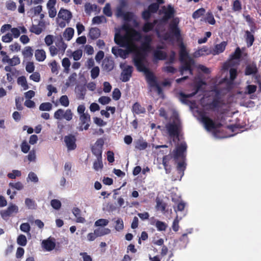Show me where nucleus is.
Instances as JSON below:
<instances>
[{
  "label": "nucleus",
  "mask_w": 261,
  "mask_h": 261,
  "mask_svg": "<svg viewBox=\"0 0 261 261\" xmlns=\"http://www.w3.org/2000/svg\"><path fill=\"white\" fill-rule=\"evenodd\" d=\"M175 13V10L171 5H169L167 6V9L164 12V15L171 19L174 16Z\"/></svg>",
  "instance_id": "obj_39"
},
{
  "label": "nucleus",
  "mask_w": 261,
  "mask_h": 261,
  "mask_svg": "<svg viewBox=\"0 0 261 261\" xmlns=\"http://www.w3.org/2000/svg\"><path fill=\"white\" fill-rule=\"evenodd\" d=\"M200 116L201 121L204 124L206 129L211 130L215 129V123L211 118L205 116L204 114H201Z\"/></svg>",
  "instance_id": "obj_14"
},
{
  "label": "nucleus",
  "mask_w": 261,
  "mask_h": 261,
  "mask_svg": "<svg viewBox=\"0 0 261 261\" xmlns=\"http://www.w3.org/2000/svg\"><path fill=\"white\" fill-rule=\"evenodd\" d=\"M129 40L127 35H121L120 34H116L114 37L115 42L121 47H124Z\"/></svg>",
  "instance_id": "obj_15"
},
{
  "label": "nucleus",
  "mask_w": 261,
  "mask_h": 261,
  "mask_svg": "<svg viewBox=\"0 0 261 261\" xmlns=\"http://www.w3.org/2000/svg\"><path fill=\"white\" fill-rule=\"evenodd\" d=\"M30 32L36 35H39L42 33V29L37 25L33 24L30 28Z\"/></svg>",
  "instance_id": "obj_57"
},
{
  "label": "nucleus",
  "mask_w": 261,
  "mask_h": 261,
  "mask_svg": "<svg viewBox=\"0 0 261 261\" xmlns=\"http://www.w3.org/2000/svg\"><path fill=\"white\" fill-rule=\"evenodd\" d=\"M17 244L21 246H25L27 243V239L24 234H20L17 239Z\"/></svg>",
  "instance_id": "obj_43"
},
{
  "label": "nucleus",
  "mask_w": 261,
  "mask_h": 261,
  "mask_svg": "<svg viewBox=\"0 0 261 261\" xmlns=\"http://www.w3.org/2000/svg\"><path fill=\"white\" fill-rule=\"evenodd\" d=\"M56 46L57 47L59 51L63 54L67 47V45L64 42L62 37H60L56 42Z\"/></svg>",
  "instance_id": "obj_24"
},
{
  "label": "nucleus",
  "mask_w": 261,
  "mask_h": 261,
  "mask_svg": "<svg viewBox=\"0 0 261 261\" xmlns=\"http://www.w3.org/2000/svg\"><path fill=\"white\" fill-rule=\"evenodd\" d=\"M64 140L68 150H73L76 148V139L74 135L69 134L65 136Z\"/></svg>",
  "instance_id": "obj_10"
},
{
  "label": "nucleus",
  "mask_w": 261,
  "mask_h": 261,
  "mask_svg": "<svg viewBox=\"0 0 261 261\" xmlns=\"http://www.w3.org/2000/svg\"><path fill=\"white\" fill-rule=\"evenodd\" d=\"M61 105L64 107H67L69 105V101L67 95H62L60 98Z\"/></svg>",
  "instance_id": "obj_58"
},
{
  "label": "nucleus",
  "mask_w": 261,
  "mask_h": 261,
  "mask_svg": "<svg viewBox=\"0 0 261 261\" xmlns=\"http://www.w3.org/2000/svg\"><path fill=\"white\" fill-rule=\"evenodd\" d=\"M58 17L68 22L72 18V14L68 10L61 9L58 13Z\"/></svg>",
  "instance_id": "obj_18"
},
{
  "label": "nucleus",
  "mask_w": 261,
  "mask_h": 261,
  "mask_svg": "<svg viewBox=\"0 0 261 261\" xmlns=\"http://www.w3.org/2000/svg\"><path fill=\"white\" fill-rule=\"evenodd\" d=\"M230 80V81L227 85V88L230 89L232 88L233 82L237 75V70L235 68H231L229 70Z\"/></svg>",
  "instance_id": "obj_28"
},
{
  "label": "nucleus",
  "mask_w": 261,
  "mask_h": 261,
  "mask_svg": "<svg viewBox=\"0 0 261 261\" xmlns=\"http://www.w3.org/2000/svg\"><path fill=\"white\" fill-rule=\"evenodd\" d=\"M17 83L18 85H21L24 90L29 89V86L25 76H21L19 77L17 79Z\"/></svg>",
  "instance_id": "obj_40"
},
{
  "label": "nucleus",
  "mask_w": 261,
  "mask_h": 261,
  "mask_svg": "<svg viewBox=\"0 0 261 261\" xmlns=\"http://www.w3.org/2000/svg\"><path fill=\"white\" fill-rule=\"evenodd\" d=\"M107 19L106 17L103 16H95L92 19V23L94 24H100L102 22H106Z\"/></svg>",
  "instance_id": "obj_46"
},
{
  "label": "nucleus",
  "mask_w": 261,
  "mask_h": 261,
  "mask_svg": "<svg viewBox=\"0 0 261 261\" xmlns=\"http://www.w3.org/2000/svg\"><path fill=\"white\" fill-rule=\"evenodd\" d=\"M205 10L203 8H201L193 12L192 17L194 19H197L204 15Z\"/></svg>",
  "instance_id": "obj_45"
},
{
  "label": "nucleus",
  "mask_w": 261,
  "mask_h": 261,
  "mask_svg": "<svg viewBox=\"0 0 261 261\" xmlns=\"http://www.w3.org/2000/svg\"><path fill=\"white\" fill-rule=\"evenodd\" d=\"M179 20L177 18L173 19L169 25L170 33L172 34L177 39L180 37V30L178 27Z\"/></svg>",
  "instance_id": "obj_7"
},
{
  "label": "nucleus",
  "mask_w": 261,
  "mask_h": 261,
  "mask_svg": "<svg viewBox=\"0 0 261 261\" xmlns=\"http://www.w3.org/2000/svg\"><path fill=\"white\" fill-rule=\"evenodd\" d=\"M108 223L109 221L107 219H100L95 221L94 225L96 227H103L107 226L108 224Z\"/></svg>",
  "instance_id": "obj_52"
},
{
  "label": "nucleus",
  "mask_w": 261,
  "mask_h": 261,
  "mask_svg": "<svg viewBox=\"0 0 261 261\" xmlns=\"http://www.w3.org/2000/svg\"><path fill=\"white\" fill-rule=\"evenodd\" d=\"M94 232L97 237H101L109 234L111 232V230L108 228H98L94 230Z\"/></svg>",
  "instance_id": "obj_35"
},
{
  "label": "nucleus",
  "mask_w": 261,
  "mask_h": 261,
  "mask_svg": "<svg viewBox=\"0 0 261 261\" xmlns=\"http://www.w3.org/2000/svg\"><path fill=\"white\" fill-rule=\"evenodd\" d=\"M74 30L72 28H67L63 33V37L67 41L70 40L73 36Z\"/></svg>",
  "instance_id": "obj_34"
},
{
  "label": "nucleus",
  "mask_w": 261,
  "mask_h": 261,
  "mask_svg": "<svg viewBox=\"0 0 261 261\" xmlns=\"http://www.w3.org/2000/svg\"><path fill=\"white\" fill-rule=\"evenodd\" d=\"M186 164L184 161L178 163L176 169L178 173L180 175V177L178 178V180H180L182 177L184 176V171L186 170Z\"/></svg>",
  "instance_id": "obj_33"
},
{
  "label": "nucleus",
  "mask_w": 261,
  "mask_h": 261,
  "mask_svg": "<svg viewBox=\"0 0 261 261\" xmlns=\"http://www.w3.org/2000/svg\"><path fill=\"white\" fill-rule=\"evenodd\" d=\"M245 33L244 37L247 44V46L248 47H251L253 45L254 41L255 39L254 35L248 30L246 31Z\"/></svg>",
  "instance_id": "obj_22"
},
{
  "label": "nucleus",
  "mask_w": 261,
  "mask_h": 261,
  "mask_svg": "<svg viewBox=\"0 0 261 261\" xmlns=\"http://www.w3.org/2000/svg\"><path fill=\"white\" fill-rule=\"evenodd\" d=\"M98 101L101 105H105L109 103L111 101V99L108 96H102L99 98Z\"/></svg>",
  "instance_id": "obj_59"
},
{
  "label": "nucleus",
  "mask_w": 261,
  "mask_h": 261,
  "mask_svg": "<svg viewBox=\"0 0 261 261\" xmlns=\"http://www.w3.org/2000/svg\"><path fill=\"white\" fill-rule=\"evenodd\" d=\"M101 67L106 72L112 71L114 67V62L111 57H106L102 62Z\"/></svg>",
  "instance_id": "obj_13"
},
{
  "label": "nucleus",
  "mask_w": 261,
  "mask_h": 261,
  "mask_svg": "<svg viewBox=\"0 0 261 261\" xmlns=\"http://www.w3.org/2000/svg\"><path fill=\"white\" fill-rule=\"evenodd\" d=\"M257 71L258 69L255 64L248 65L246 67L245 74L250 75L253 74H256Z\"/></svg>",
  "instance_id": "obj_26"
},
{
  "label": "nucleus",
  "mask_w": 261,
  "mask_h": 261,
  "mask_svg": "<svg viewBox=\"0 0 261 261\" xmlns=\"http://www.w3.org/2000/svg\"><path fill=\"white\" fill-rule=\"evenodd\" d=\"M23 58L26 59H30L33 55V49L30 46H25L22 51Z\"/></svg>",
  "instance_id": "obj_27"
},
{
  "label": "nucleus",
  "mask_w": 261,
  "mask_h": 261,
  "mask_svg": "<svg viewBox=\"0 0 261 261\" xmlns=\"http://www.w3.org/2000/svg\"><path fill=\"white\" fill-rule=\"evenodd\" d=\"M216 94L213 98L212 101L208 104L210 109L214 110L216 108L220 107L221 103V98L220 97V92L218 90L216 91Z\"/></svg>",
  "instance_id": "obj_16"
},
{
  "label": "nucleus",
  "mask_w": 261,
  "mask_h": 261,
  "mask_svg": "<svg viewBox=\"0 0 261 261\" xmlns=\"http://www.w3.org/2000/svg\"><path fill=\"white\" fill-rule=\"evenodd\" d=\"M73 115L71 110L69 109H67L66 111L59 109L55 112L54 116L55 119L58 120L64 119L69 121L72 119Z\"/></svg>",
  "instance_id": "obj_3"
},
{
  "label": "nucleus",
  "mask_w": 261,
  "mask_h": 261,
  "mask_svg": "<svg viewBox=\"0 0 261 261\" xmlns=\"http://www.w3.org/2000/svg\"><path fill=\"white\" fill-rule=\"evenodd\" d=\"M204 84H205V83L202 81L198 83L195 87L194 91L190 94H186L182 92H180L179 93L180 100L184 103H187L188 101L187 98H191L195 96L200 90L202 85Z\"/></svg>",
  "instance_id": "obj_4"
},
{
  "label": "nucleus",
  "mask_w": 261,
  "mask_h": 261,
  "mask_svg": "<svg viewBox=\"0 0 261 261\" xmlns=\"http://www.w3.org/2000/svg\"><path fill=\"white\" fill-rule=\"evenodd\" d=\"M94 8L96 9L97 6L91 5L90 3H86L85 5V11L86 13H90L93 10Z\"/></svg>",
  "instance_id": "obj_62"
},
{
  "label": "nucleus",
  "mask_w": 261,
  "mask_h": 261,
  "mask_svg": "<svg viewBox=\"0 0 261 261\" xmlns=\"http://www.w3.org/2000/svg\"><path fill=\"white\" fill-rule=\"evenodd\" d=\"M100 35V30L97 28H93L90 30L89 36L93 40L97 39Z\"/></svg>",
  "instance_id": "obj_31"
},
{
  "label": "nucleus",
  "mask_w": 261,
  "mask_h": 261,
  "mask_svg": "<svg viewBox=\"0 0 261 261\" xmlns=\"http://www.w3.org/2000/svg\"><path fill=\"white\" fill-rule=\"evenodd\" d=\"M226 45L227 42L225 41H223L220 44H216L214 49V54H219L223 52L225 49Z\"/></svg>",
  "instance_id": "obj_32"
},
{
  "label": "nucleus",
  "mask_w": 261,
  "mask_h": 261,
  "mask_svg": "<svg viewBox=\"0 0 261 261\" xmlns=\"http://www.w3.org/2000/svg\"><path fill=\"white\" fill-rule=\"evenodd\" d=\"M187 146L185 142L181 143L179 145L177 146L173 151L172 156L175 160H177L179 158L184 159L185 158L184 154L187 150Z\"/></svg>",
  "instance_id": "obj_5"
},
{
  "label": "nucleus",
  "mask_w": 261,
  "mask_h": 261,
  "mask_svg": "<svg viewBox=\"0 0 261 261\" xmlns=\"http://www.w3.org/2000/svg\"><path fill=\"white\" fill-rule=\"evenodd\" d=\"M9 186L12 188L15 189L17 190H21L23 188V184L20 181L15 183L10 182Z\"/></svg>",
  "instance_id": "obj_56"
},
{
  "label": "nucleus",
  "mask_w": 261,
  "mask_h": 261,
  "mask_svg": "<svg viewBox=\"0 0 261 261\" xmlns=\"http://www.w3.org/2000/svg\"><path fill=\"white\" fill-rule=\"evenodd\" d=\"M7 62H8L10 66H13L19 64L20 63V59L17 56H14L12 59H9V58L7 59Z\"/></svg>",
  "instance_id": "obj_44"
},
{
  "label": "nucleus",
  "mask_w": 261,
  "mask_h": 261,
  "mask_svg": "<svg viewBox=\"0 0 261 261\" xmlns=\"http://www.w3.org/2000/svg\"><path fill=\"white\" fill-rule=\"evenodd\" d=\"M180 62L181 63V66L179 68L180 74L182 75L185 71H188L191 75H193L192 65L194 64V61L192 59H190L189 60H185Z\"/></svg>",
  "instance_id": "obj_11"
},
{
  "label": "nucleus",
  "mask_w": 261,
  "mask_h": 261,
  "mask_svg": "<svg viewBox=\"0 0 261 261\" xmlns=\"http://www.w3.org/2000/svg\"><path fill=\"white\" fill-rule=\"evenodd\" d=\"M35 57L37 61L38 62H42L46 59V53L44 50L42 49H36L35 51Z\"/></svg>",
  "instance_id": "obj_23"
},
{
  "label": "nucleus",
  "mask_w": 261,
  "mask_h": 261,
  "mask_svg": "<svg viewBox=\"0 0 261 261\" xmlns=\"http://www.w3.org/2000/svg\"><path fill=\"white\" fill-rule=\"evenodd\" d=\"M181 127V122L178 119L174 120L172 123H168L166 125V128L169 136L171 138H176L178 139H179Z\"/></svg>",
  "instance_id": "obj_2"
},
{
  "label": "nucleus",
  "mask_w": 261,
  "mask_h": 261,
  "mask_svg": "<svg viewBox=\"0 0 261 261\" xmlns=\"http://www.w3.org/2000/svg\"><path fill=\"white\" fill-rule=\"evenodd\" d=\"M134 143L135 149L139 150H144L148 146V143L144 140L142 138L136 140Z\"/></svg>",
  "instance_id": "obj_20"
},
{
  "label": "nucleus",
  "mask_w": 261,
  "mask_h": 261,
  "mask_svg": "<svg viewBox=\"0 0 261 261\" xmlns=\"http://www.w3.org/2000/svg\"><path fill=\"white\" fill-rule=\"evenodd\" d=\"M246 21L248 22L249 25L252 28L255 27V23L254 19L251 17L249 15H243Z\"/></svg>",
  "instance_id": "obj_63"
},
{
  "label": "nucleus",
  "mask_w": 261,
  "mask_h": 261,
  "mask_svg": "<svg viewBox=\"0 0 261 261\" xmlns=\"http://www.w3.org/2000/svg\"><path fill=\"white\" fill-rule=\"evenodd\" d=\"M241 55H242L241 50L240 47H238L236 49L234 52L231 55L230 58L231 59L238 60L241 58Z\"/></svg>",
  "instance_id": "obj_49"
},
{
  "label": "nucleus",
  "mask_w": 261,
  "mask_h": 261,
  "mask_svg": "<svg viewBox=\"0 0 261 261\" xmlns=\"http://www.w3.org/2000/svg\"><path fill=\"white\" fill-rule=\"evenodd\" d=\"M115 223V228L117 231H121L124 228L123 221L122 219L118 218Z\"/></svg>",
  "instance_id": "obj_47"
},
{
  "label": "nucleus",
  "mask_w": 261,
  "mask_h": 261,
  "mask_svg": "<svg viewBox=\"0 0 261 261\" xmlns=\"http://www.w3.org/2000/svg\"><path fill=\"white\" fill-rule=\"evenodd\" d=\"M204 21L212 25H214L216 23V20L211 11H208L206 13L204 18Z\"/></svg>",
  "instance_id": "obj_36"
},
{
  "label": "nucleus",
  "mask_w": 261,
  "mask_h": 261,
  "mask_svg": "<svg viewBox=\"0 0 261 261\" xmlns=\"http://www.w3.org/2000/svg\"><path fill=\"white\" fill-rule=\"evenodd\" d=\"M51 206L55 210H59L61 207V202L59 200L53 199L50 201Z\"/></svg>",
  "instance_id": "obj_54"
},
{
  "label": "nucleus",
  "mask_w": 261,
  "mask_h": 261,
  "mask_svg": "<svg viewBox=\"0 0 261 261\" xmlns=\"http://www.w3.org/2000/svg\"><path fill=\"white\" fill-rule=\"evenodd\" d=\"M42 247L44 249L48 251H50L55 249L56 247V243L55 239H50L48 238L46 240H43L42 243Z\"/></svg>",
  "instance_id": "obj_17"
},
{
  "label": "nucleus",
  "mask_w": 261,
  "mask_h": 261,
  "mask_svg": "<svg viewBox=\"0 0 261 261\" xmlns=\"http://www.w3.org/2000/svg\"><path fill=\"white\" fill-rule=\"evenodd\" d=\"M145 55L143 53H137L133 58L134 65L139 71L144 73L146 81L149 86L151 88H155L158 94L160 95L163 93L162 88L159 85L154 73L145 66Z\"/></svg>",
  "instance_id": "obj_1"
},
{
  "label": "nucleus",
  "mask_w": 261,
  "mask_h": 261,
  "mask_svg": "<svg viewBox=\"0 0 261 261\" xmlns=\"http://www.w3.org/2000/svg\"><path fill=\"white\" fill-rule=\"evenodd\" d=\"M21 175L20 171L13 170L11 173H9L7 176L10 179H15L16 177H19Z\"/></svg>",
  "instance_id": "obj_53"
},
{
  "label": "nucleus",
  "mask_w": 261,
  "mask_h": 261,
  "mask_svg": "<svg viewBox=\"0 0 261 261\" xmlns=\"http://www.w3.org/2000/svg\"><path fill=\"white\" fill-rule=\"evenodd\" d=\"M97 160L93 163V168L96 171H98L103 168V164L102 162V157H96Z\"/></svg>",
  "instance_id": "obj_37"
},
{
  "label": "nucleus",
  "mask_w": 261,
  "mask_h": 261,
  "mask_svg": "<svg viewBox=\"0 0 261 261\" xmlns=\"http://www.w3.org/2000/svg\"><path fill=\"white\" fill-rule=\"evenodd\" d=\"M104 142L101 139H98L91 148L92 153L96 157H102V147Z\"/></svg>",
  "instance_id": "obj_8"
},
{
  "label": "nucleus",
  "mask_w": 261,
  "mask_h": 261,
  "mask_svg": "<svg viewBox=\"0 0 261 261\" xmlns=\"http://www.w3.org/2000/svg\"><path fill=\"white\" fill-rule=\"evenodd\" d=\"M153 28V25L152 23L150 22L147 21L144 24L142 27V31L145 33H148L152 31Z\"/></svg>",
  "instance_id": "obj_48"
},
{
  "label": "nucleus",
  "mask_w": 261,
  "mask_h": 261,
  "mask_svg": "<svg viewBox=\"0 0 261 261\" xmlns=\"http://www.w3.org/2000/svg\"><path fill=\"white\" fill-rule=\"evenodd\" d=\"M80 130H87L90 126V115L88 113L83 114L80 116Z\"/></svg>",
  "instance_id": "obj_9"
},
{
  "label": "nucleus",
  "mask_w": 261,
  "mask_h": 261,
  "mask_svg": "<svg viewBox=\"0 0 261 261\" xmlns=\"http://www.w3.org/2000/svg\"><path fill=\"white\" fill-rule=\"evenodd\" d=\"M159 7L158 4L154 3L149 5L147 9L151 13H155L158 11Z\"/></svg>",
  "instance_id": "obj_51"
},
{
  "label": "nucleus",
  "mask_w": 261,
  "mask_h": 261,
  "mask_svg": "<svg viewBox=\"0 0 261 261\" xmlns=\"http://www.w3.org/2000/svg\"><path fill=\"white\" fill-rule=\"evenodd\" d=\"M121 92L118 88H115L112 93V97L115 100H119L121 97Z\"/></svg>",
  "instance_id": "obj_60"
},
{
  "label": "nucleus",
  "mask_w": 261,
  "mask_h": 261,
  "mask_svg": "<svg viewBox=\"0 0 261 261\" xmlns=\"http://www.w3.org/2000/svg\"><path fill=\"white\" fill-rule=\"evenodd\" d=\"M232 9L234 11H239L242 9V5L239 0H236L233 2Z\"/></svg>",
  "instance_id": "obj_64"
},
{
  "label": "nucleus",
  "mask_w": 261,
  "mask_h": 261,
  "mask_svg": "<svg viewBox=\"0 0 261 261\" xmlns=\"http://www.w3.org/2000/svg\"><path fill=\"white\" fill-rule=\"evenodd\" d=\"M18 212V206L14 204H11L6 210L1 211L0 214L2 217L3 219H6L11 216L13 213L16 214Z\"/></svg>",
  "instance_id": "obj_12"
},
{
  "label": "nucleus",
  "mask_w": 261,
  "mask_h": 261,
  "mask_svg": "<svg viewBox=\"0 0 261 261\" xmlns=\"http://www.w3.org/2000/svg\"><path fill=\"white\" fill-rule=\"evenodd\" d=\"M127 36L128 37L129 41L130 40L132 41H139L142 38L141 34L134 29H132L129 33L127 35Z\"/></svg>",
  "instance_id": "obj_21"
},
{
  "label": "nucleus",
  "mask_w": 261,
  "mask_h": 261,
  "mask_svg": "<svg viewBox=\"0 0 261 261\" xmlns=\"http://www.w3.org/2000/svg\"><path fill=\"white\" fill-rule=\"evenodd\" d=\"M99 74V68L98 66L94 67L91 70V77L92 79H95L98 76Z\"/></svg>",
  "instance_id": "obj_55"
},
{
  "label": "nucleus",
  "mask_w": 261,
  "mask_h": 261,
  "mask_svg": "<svg viewBox=\"0 0 261 261\" xmlns=\"http://www.w3.org/2000/svg\"><path fill=\"white\" fill-rule=\"evenodd\" d=\"M25 204L29 209L35 210L36 208L37 204L35 201L32 199L27 198L25 199Z\"/></svg>",
  "instance_id": "obj_38"
},
{
  "label": "nucleus",
  "mask_w": 261,
  "mask_h": 261,
  "mask_svg": "<svg viewBox=\"0 0 261 261\" xmlns=\"http://www.w3.org/2000/svg\"><path fill=\"white\" fill-rule=\"evenodd\" d=\"M166 206L167 204L162 201L159 200L156 201V208L158 210L162 212H165Z\"/></svg>",
  "instance_id": "obj_61"
},
{
  "label": "nucleus",
  "mask_w": 261,
  "mask_h": 261,
  "mask_svg": "<svg viewBox=\"0 0 261 261\" xmlns=\"http://www.w3.org/2000/svg\"><path fill=\"white\" fill-rule=\"evenodd\" d=\"M120 68L122 69L120 80L123 82H128L132 76L133 67L130 65H126L125 67L123 68L122 65H120Z\"/></svg>",
  "instance_id": "obj_6"
},
{
  "label": "nucleus",
  "mask_w": 261,
  "mask_h": 261,
  "mask_svg": "<svg viewBox=\"0 0 261 261\" xmlns=\"http://www.w3.org/2000/svg\"><path fill=\"white\" fill-rule=\"evenodd\" d=\"M153 57L156 60H164L166 59L167 55L165 51L156 50L153 52Z\"/></svg>",
  "instance_id": "obj_30"
},
{
  "label": "nucleus",
  "mask_w": 261,
  "mask_h": 261,
  "mask_svg": "<svg viewBox=\"0 0 261 261\" xmlns=\"http://www.w3.org/2000/svg\"><path fill=\"white\" fill-rule=\"evenodd\" d=\"M179 56L180 62L187 60V58L189 57V54L186 50V47L182 42L179 45Z\"/></svg>",
  "instance_id": "obj_19"
},
{
  "label": "nucleus",
  "mask_w": 261,
  "mask_h": 261,
  "mask_svg": "<svg viewBox=\"0 0 261 261\" xmlns=\"http://www.w3.org/2000/svg\"><path fill=\"white\" fill-rule=\"evenodd\" d=\"M72 212L74 216L76 218V222L83 223L85 222V219L81 216V211L80 208L78 207H74Z\"/></svg>",
  "instance_id": "obj_25"
},
{
  "label": "nucleus",
  "mask_w": 261,
  "mask_h": 261,
  "mask_svg": "<svg viewBox=\"0 0 261 261\" xmlns=\"http://www.w3.org/2000/svg\"><path fill=\"white\" fill-rule=\"evenodd\" d=\"M209 52L208 47L206 46H204L195 53V57H200L204 55V53L208 55Z\"/></svg>",
  "instance_id": "obj_42"
},
{
  "label": "nucleus",
  "mask_w": 261,
  "mask_h": 261,
  "mask_svg": "<svg viewBox=\"0 0 261 261\" xmlns=\"http://www.w3.org/2000/svg\"><path fill=\"white\" fill-rule=\"evenodd\" d=\"M155 226L159 231H165L168 226L166 223L156 220L155 222Z\"/></svg>",
  "instance_id": "obj_41"
},
{
  "label": "nucleus",
  "mask_w": 261,
  "mask_h": 261,
  "mask_svg": "<svg viewBox=\"0 0 261 261\" xmlns=\"http://www.w3.org/2000/svg\"><path fill=\"white\" fill-rule=\"evenodd\" d=\"M132 111L134 113L138 115L145 113V109L137 102L133 105Z\"/></svg>",
  "instance_id": "obj_29"
},
{
  "label": "nucleus",
  "mask_w": 261,
  "mask_h": 261,
  "mask_svg": "<svg viewBox=\"0 0 261 261\" xmlns=\"http://www.w3.org/2000/svg\"><path fill=\"white\" fill-rule=\"evenodd\" d=\"M52 108V105L50 102L42 103L39 106V109L41 111H49Z\"/></svg>",
  "instance_id": "obj_50"
}]
</instances>
